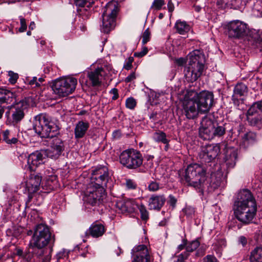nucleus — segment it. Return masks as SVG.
Segmentation results:
<instances>
[{"label":"nucleus","instance_id":"obj_38","mask_svg":"<svg viewBox=\"0 0 262 262\" xmlns=\"http://www.w3.org/2000/svg\"><path fill=\"white\" fill-rule=\"evenodd\" d=\"M164 4L165 2L163 0H155L152 4L151 8L155 10H160Z\"/></svg>","mask_w":262,"mask_h":262},{"label":"nucleus","instance_id":"obj_13","mask_svg":"<svg viewBox=\"0 0 262 262\" xmlns=\"http://www.w3.org/2000/svg\"><path fill=\"white\" fill-rule=\"evenodd\" d=\"M247 120L251 126L262 127V100L253 103L247 112Z\"/></svg>","mask_w":262,"mask_h":262},{"label":"nucleus","instance_id":"obj_19","mask_svg":"<svg viewBox=\"0 0 262 262\" xmlns=\"http://www.w3.org/2000/svg\"><path fill=\"white\" fill-rule=\"evenodd\" d=\"M28 106V104L26 100H22L12 108L11 116L13 124L18 123L24 118V110L27 108Z\"/></svg>","mask_w":262,"mask_h":262},{"label":"nucleus","instance_id":"obj_17","mask_svg":"<svg viewBox=\"0 0 262 262\" xmlns=\"http://www.w3.org/2000/svg\"><path fill=\"white\" fill-rule=\"evenodd\" d=\"M45 151H36L29 155L27 159V164L25 167L30 171H35L36 168L43 163V158L46 156Z\"/></svg>","mask_w":262,"mask_h":262},{"label":"nucleus","instance_id":"obj_61","mask_svg":"<svg viewBox=\"0 0 262 262\" xmlns=\"http://www.w3.org/2000/svg\"><path fill=\"white\" fill-rule=\"evenodd\" d=\"M17 141V139L15 137H13L11 140L9 139L7 143L8 144H15Z\"/></svg>","mask_w":262,"mask_h":262},{"label":"nucleus","instance_id":"obj_50","mask_svg":"<svg viewBox=\"0 0 262 262\" xmlns=\"http://www.w3.org/2000/svg\"><path fill=\"white\" fill-rule=\"evenodd\" d=\"M133 57H130L128 58V61L124 65V68L126 70H129L132 67V62H133Z\"/></svg>","mask_w":262,"mask_h":262},{"label":"nucleus","instance_id":"obj_31","mask_svg":"<svg viewBox=\"0 0 262 262\" xmlns=\"http://www.w3.org/2000/svg\"><path fill=\"white\" fill-rule=\"evenodd\" d=\"M247 88L245 84L238 83L234 88V94L232 96L233 100L236 99V97L242 96L247 92Z\"/></svg>","mask_w":262,"mask_h":262},{"label":"nucleus","instance_id":"obj_40","mask_svg":"<svg viewBox=\"0 0 262 262\" xmlns=\"http://www.w3.org/2000/svg\"><path fill=\"white\" fill-rule=\"evenodd\" d=\"M160 186L159 183L156 181H151L148 185V189L150 191H156L159 190Z\"/></svg>","mask_w":262,"mask_h":262},{"label":"nucleus","instance_id":"obj_20","mask_svg":"<svg viewBox=\"0 0 262 262\" xmlns=\"http://www.w3.org/2000/svg\"><path fill=\"white\" fill-rule=\"evenodd\" d=\"M41 181V177L38 174H31L26 183V191L28 193L29 201L32 198V194L37 192Z\"/></svg>","mask_w":262,"mask_h":262},{"label":"nucleus","instance_id":"obj_26","mask_svg":"<svg viewBox=\"0 0 262 262\" xmlns=\"http://www.w3.org/2000/svg\"><path fill=\"white\" fill-rule=\"evenodd\" d=\"M105 231L104 226L100 223H94L91 225L89 229V233L93 237L102 236Z\"/></svg>","mask_w":262,"mask_h":262},{"label":"nucleus","instance_id":"obj_9","mask_svg":"<svg viewBox=\"0 0 262 262\" xmlns=\"http://www.w3.org/2000/svg\"><path fill=\"white\" fill-rule=\"evenodd\" d=\"M51 239V233L46 225H38L34 230L30 245L32 248L41 249L47 245Z\"/></svg>","mask_w":262,"mask_h":262},{"label":"nucleus","instance_id":"obj_39","mask_svg":"<svg viewBox=\"0 0 262 262\" xmlns=\"http://www.w3.org/2000/svg\"><path fill=\"white\" fill-rule=\"evenodd\" d=\"M9 81L11 84H14L16 82L17 79L18 78V75L17 73H14L12 71H9L8 72Z\"/></svg>","mask_w":262,"mask_h":262},{"label":"nucleus","instance_id":"obj_55","mask_svg":"<svg viewBox=\"0 0 262 262\" xmlns=\"http://www.w3.org/2000/svg\"><path fill=\"white\" fill-rule=\"evenodd\" d=\"M86 3V0H74V3L79 7H84Z\"/></svg>","mask_w":262,"mask_h":262},{"label":"nucleus","instance_id":"obj_11","mask_svg":"<svg viewBox=\"0 0 262 262\" xmlns=\"http://www.w3.org/2000/svg\"><path fill=\"white\" fill-rule=\"evenodd\" d=\"M225 29L228 37L234 39L243 38L249 32L247 24L238 20L229 22L226 25Z\"/></svg>","mask_w":262,"mask_h":262},{"label":"nucleus","instance_id":"obj_58","mask_svg":"<svg viewBox=\"0 0 262 262\" xmlns=\"http://www.w3.org/2000/svg\"><path fill=\"white\" fill-rule=\"evenodd\" d=\"M112 135L114 139H119L121 137V133L120 130H116L114 132H113Z\"/></svg>","mask_w":262,"mask_h":262},{"label":"nucleus","instance_id":"obj_60","mask_svg":"<svg viewBox=\"0 0 262 262\" xmlns=\"http://www.w3.org/2000/svg\"><path fill=\"white\" fill-rule=\"evenodd\" d=\"M237 0H229L227 3L229 5L231 6V7H236L237 5Z\"/></svg>","mask_w":262,"mask_h":262},{"label":"nucleus","instance_id":"obj_4","mask_svg":"<svg viewBox=\"0 0 262 262\" xmlns=\"http://www.w3.org/2000/svg\"><path fill=\"white\" fill-rule=\"evenodd\" d=\"M188 58V63L184 70L185 77L188 81L193 82L202 75L205 68V58L198 50L190 52Z\"/></svg>","mask_w":262,"mask_h":262},{"label":"nucleus","instance_id":"obj_51","mask_svg":"<svg viewBox=\"0 0 262 262\" xmlns=\"http://www.w3.org/2000/svg\"><path fill=\"white\" fill-rule=\"evenodd\" d=\"M110 93L113 95L112 98V100H115L118 98L119 95L118 93V90L117 89L114 88L112 89Z\"/></svg>","mask_w":262,"mask_h":262},{"label":"nucleus","instance_id":"obj_12","mask_svg":"<svg viewBox=\"0 0 262 262\" xmlns=\"http://www.w3.org/2000/svg\"><path fill=\"white\" fill-rule=\"evenodd\" d=\"M193 98L197 103L201 114L208 112L213 106L214 95L211 92L203 91L200 93L195 92Z\"/></svg>","mask_w":262,"mask_h":262},{"label":"nucleus","instance_id":"obj_33","mask_svg":"<svg viewBox=\"0 0 262 262\" xmlns=\"http://www.w3.org/2000/svg\"><path fill=\"white\" fill-rule=\"evenodd\" d=\"M253 45L257 48H262V31L255 32L252 36Z\"/></svg>","mask_w":262,"mask_h":262},{"label":"nucleus","instance_id":"obj_23","mask_svg":"<svg viewBox=\"0 0 262 262\" xmlns=\"http://www.w3.org/2000/svg\"><path fill=\"white\" fill-rule=\"evenodd\" d=\"M166 199L163 195H152L148 200L149 209L159 211L164 205Z\"/></svg>","mask_w":262,"mask_h":262},{"label":"nucleus","instance_id":"obj_42","mask_svg":"<svg viewBox=\"0 0 262 262\" xmlns=\"http://www.w3.org/2000/svg\"><path fill=\"white\" fill-rule=\"evenodd\" d=\"M189 254L187 252H184L180 254L177 258V260L175 262H184L187 259Z\"/></svg>","mask_w":262,"mask_h":262},{"label":"nucleus","instance_id":"obj_37","mask_svg":"<svg viewBox=\"0 0 262 262\" xmlns=\"http://www.w3.org/2000/svg\"><path fill=\"white\" fill-rule=\"evenodd\" d=\"M125 105L127 108L132 110L136 105V101L133 97H130L126 100Z\"/></svg>","mask_w":262,"mask_h":262},{"label":"nucleus","instance_id":"obj_44","mask_svg":"<svg viewBox=\"0 0 262 262\" xmlns=\"http://www.w3.org/2000/svg\"><path fill=\"white\" fill-rule=\"evenodd\" d=\"M203 262H217V260L214 256L208 255L204 257Z\"/></svg>","mask_w":262,"mask_h":262},{"label":"nucleus","instance_id":"obj_59","mask_svg":"<svg viewBox=\"0 0 262 262\" xmlns=\"http://www.w3.org/2000/svg\"><path fill=\"white\" fill-rule=\"evenodd\" d=\"M167 7H168V11L169 12L171 13L174 10V5L172 4V3L171 2V0L168 2Z\"/></svg>","mask_w":262,"mask_h":262},{"label":"nucleus","instance_id":"obj_63","mask_svg":"<svg viewBox=\"0 0 262 262\" xmlns=\"http://www.w3.org/2000/svg\"><path fill=\"white\" fill-rule=\"evenodd\" d=\"M185 246H186V243L184 242V243L183 244H181V245H179V246L178 247V249H179V251H181L184 248Z\"/></svg>","mask_w":262,"mask_h":262},{"label":"nucleus","instance_id":"obj_32","mask_svg":"<svg viewBox=\"0 0 262 262\" xmlns=\"http://www.w3.org/2000/svg\"><path fill=\"white\" fill-rule=\"evenodd\" d=\"M152 139L156 142L162 143H167L168 139L166 134L161 130L155 132L152 135Z\"/></svg>","mask_w":262,"mask_h":262},{"label":"nucleus","instance_id":"obj_25","mask_svg":"<svg viewBox=\"0 0 262 262\" xmlns=\"http://www.w3.org/2000/svg\"><path fill=\"white\" fill-rule=\"evenodd\" d=\"M89 127V124L88 122L82 121H79L76 124L74 129L75 138L80 139L83 137Z\"/></svg>","mask_w":262,"mask_h":262},{"label":"nucleus","instance_id":"obj_47","mask_svg":"<svg viewBox=\"0 0 262 262\" xmlns=\"http://www.w3.org/2000/svg\"><path fill=\"white\" fill-rule=\"evenodd\" d=\"M45 250L47 251V253L48 252V254L47 255V256L46 257H45L43 258V262H50L51 260L50 254L51 253L52 249L46 248V249L42 250L41 251L42 252V255H43V253H44V252Z\"/></svg>","mask_w":262,"mask_h":262},{"label":"nucleus","instance_id":"obj_45","mask_svg":"<svg viewBox=\"0 0 262 262\" xmlns=\"http://www.w3.org/2000/svg\"><path fill=\"white\" fill-rule=\"evenodd\" d=\"M125 185L126 187L129 189H134L136 188V183L132 180H127L126 181Z\"/></svg>","mask_w":262,"mask_h":262},{"label":"nucleus","instance_id":"obj_34","mask_svg":"<svg viewBox=\"0 0 262 262\" xmlns=\"http://www.w3.org/2000/svg\"><path fill=\"white\" fill-rule=\"evenodd\" d=\"M200 245V242L198 240H194L190 243L186 247V251L189 254V252H191L194 250H196Z\"/></svg>","mask_w":262,"mask_h":262},{"label":"nucleus","instance_id":"obj_64","mask_svg":"<svg viewBox=\"0 0 262 262\" xmlns=\"http://www.w3.org/2000/svg\"><path fill=\"white\" fill-rule=\"evenodd\" d=\"M169 141L170 140L169 139H167V143H164L165 145V147H164V150L165 151H167L168 149H169Z\"/></svg>","mask_w":262,"mask_h":262},{"label":"nucleus","instance_id":"obj_2","mask_svg":"<svg viewBox=\"0 0 262 262\" xmlns=\"http://www.w3.org/2000/svg\"><path fill=\"white\" fill-rule=\"evenodd\" d=\"M182 182L199 189L202 193L207 188L209 191L214 190L221 185V179L216 178L213 174L209 183L207 180L205 169L199 164L194 163L189 165L181 176Z\"/></svg>","mask_w":262,"mask_h":262},{"label":"nucleus","instance_id":"obj_52","mask_svg":"<svg viewBox=\"0 0 262 262\" xmlns=\"http://www.w3.org/2000/svg\"><path fill=\"white\" fill-rule=\"evenodd\" d=\"M169 200L168 201L169 204H170V206L174 207L176 205L177 202V199L172 195H170L169 196Z\"/></svg>","mask_w":262,"mask_h":262},{"label":"nucleus","instance_id":"obj_18","mask_svg":"<svg viewBox=\"0 0 262 262\" xmlns=\"http://www.w3.org/2000/svg\"><path fill=\"white\" fill-rule=\"evenodd\" d=\"M183 113L186 118L193 119L196 118L199 113H201L197 103L192 98L191 99L186 100L183 103Z\"/></svg>","mask_w":262,"mask_h":262},{"label":"nucleus","instance_id":"obj_16","mask_svg":"<svg viewBox=\"0 0 262 262\" xmlns=\"http://www.w3.org/2000/svg\"><path fill=\"white\" fill-rule=\"evenodd\" d=\"M220 151V147L217 145L208 144L202 147L199 156L202 162L209 163L216 157Z\"/></svg>","mask_w":262,"mask_h":262},{"label":"nucleus","instance_id":"obj_15","mask_svg":"<svg viewBox=\"0 0 262 262\" xmlns=\"http://www.w3.org/2000/svg\"><path fill=\"white\" fill-rule=\"evenodd\" d=\"M132 262H151V257L146 246L139 245L132 250Z\"/></svg>","mask_w":262,"mask_h":262},{"label":"nucleus","instance_id":"obj_53","mask_svg":"<svg viewBox=\"0 0 262 262\" xmlns=\"http://www.w3.org/2000/svg\"><path fill=\"white\" fill-rule=\"evenodd\" d=\"M238 243L242 245L243 247L245 246L247 244V238L244 236H241L238 237Z\"/></svg>","mask_w":262,"mask_h":262},{"label":"nucleus","instance_id":"obj_27","mask_svg":"<svg viewBox=\"0 0 262 262\" xmlns=\"http://www.w3.org/2000/svg\"><path fill=\"white\" fill-rule=\"evenodd\" d=\"M102 68H98L93 71L88 72V77L93 86L99 85L101 83L100 77L102 76Z\"/></svg>","mask_w":262,"mask_h":262},{"label":"nucleus","instance_id":"obj_10","mask_svg":"<svg viewBox=\"0 0 262 262\" xmlns=\"http://www.w3.org/2000/svg\"><path fill=\"white\" fill-rule=\"evenodd\" d=\"M119 160L120 163L128 169L137 168L143 163L141 153L133 149L123 151L120 156Z\"/></svg>","mask_w":262,"mask_h":262},{"label":"nucleus","instance_id":"obj_6","mask_svg":"<svg viewBox=\"0 0 262 262\" xmlns=\"http://www.w3.org/2000/svg\"><path fill=\"white\" fill-rule=\"evenodd\" d=\"M118 10L117 4L115 2L108 3L103 8L101 28L103 32L108 33L114 28Z\"/></svg>","mask_w":262,"mask_h":262},{"label":"nucleus","instance_id":"obj_43","mask_svg":"<svg viewBox=\"0 0 262 262\" xmlns=\"http://www.w3.org/2000/svg\"><path fill=\"white\" fill-rule=\"evenodd\" d=\"M20 27L19 28L18 31L20 32H24L27 29V24L26 19L22 16H19Z\"/></svg>","mask_w":262,"mask_h":262},{"label":"nucleus","instance_id":"obj_8","mask_svg":"<svg viewBox=\"0 0 262 262\" xmlns=\"http://www.w3.org/2000/svg\"><path fill=\"white\" fill-rule=\"evenodd\" d=\"M105 190L102 187H97L93 184H89L84 191L83 200L87 205L99 206L105 198Z\"/></svg>","mask_w":262,"mask_h":262},{"label":"nucleus","instance_id":"obj_5","mask_svg":"<svg viewBox=\"0 0 262 262\" xmlns=\"http://www.w3.org/2000/svg\"><path fill=\"white\" fill-rule=\"evenodd\" d=\"M226 132L224 125H219L207 116L204 117L201 121L199 129V136L204 140H210L215 137H221Z\"/></svg>","mask_w":262,"mask_h":262},{"label":"nucleus","instance_id":"obj_22","mask_svg":"<svg viewBox=\"0 0 262 262\" xmlns=\"http://www.w3.org/2000/svg\"><path fill=\"white\" fill-rule=\"evenodd\" d=\"M116 206L122 213H130L135 211L137 205L133 199H127L117 202Z\"/></svg>","mask_w":262,"mask_h":262},{"label":"nucleus","instance_id":"obj_57","mask_svg":"<svg viewBox=\"0 0 262 262\" xmlns=\"http://www.w3.org/2000/svg\"><path fill=\"white\" fill-rule=\"evenodd\" d=\"M9 134H10V132L9 130H6L5 131L3 132V140L7 143V141H8L9 139H8V136L9 135Z\"/></svg>","mask_w":262,"mask_h":262},{"label":"nucleus","instance_id":"obj_56","mask_svg":"<svg viewBox=\"0 0 262 262\" xmlns=\"http://www.w3.org/2000/svg\"><path fill=\"white\" fill-rule=\"evenodd\" d=\"M186 62V60L183 58H179L178 59H177L176 60V63L179 66H183Z\"/></svg>","mask_w":262,"mask_h":262},{"label":"nucleus","instance_id":"obj_1","mask_svg":"<svg viewBox=\"0 0 262 262\" xmlns=\"http://www.w3.org/2000/svg\"><path fill=\"white\" fill-rule=\"evenodd\" d=\"M33 129L41 138H53L50 149L45 151L47 157L57 159L64 149V144L62 139L56 137L59 128L51 120L50 117L43 113L36 116L33 120Z\"/></svg>","mask_w":262,"mask_h":262},{"label":"nucleus","instance_id":"obj_29","mask_svg":"<svg viewBox=\"0 0 262 262\" xmlns=\"http://www.w3.org/2000/svg\"><path fill=\"white\" fill-rule=\"evenodd\" d=\"M250 262H262V247H256L252 250Z\"/></svg>","mask_w":262,"mask_h":262},{"label":"nucleus","instance_id":"obj_7","mask_svg":"<svg viewBox=\"0 0 262 262\" xmlns=\"http://www.w3.org/2000/svg\"><path fill=\"white\" fill-rule=\"evenodd\" d=\"M77 84V79L74 77L59 78L53 82L52 89L59 97H66L75 91Z\"/></svg>","mask_w":262,"mask_h":262},{"label":"nucleus","instance_id":"obj_46","mask_svg":"<svg viewBox=\"0 0 262 262\" xmlns=\"http://www.w3.org/2000/svg\"><path fill=\"white\" fill-rule=\"evenodd\" d=\"M148 52V49L146 47H144L143 48L141 52H135L134 53V56L138 57H142L145 55Z\"/></svg>","mask_w":262,"mask_h":262},{"label":"nucleus","instance_id":"obj_54","mask_svg":"<svg viewBox=\"0 0 262 262\" xmlns=\"http://www.w3.org/2000/svg\"><path fill=\"white\" fill-rule=\"evenodd\" d=\"M136 78V75L135 72H132L130 75L126 77L125 81L126 82H129Z\"/></svg>","mask_w":262,"mask_h":262},{"label":"nucleus","instance_id":"obj_28","mask_svg":"<svg viewBox=\"0 0 262 262\" xmlns=\"http://www.w3.org/2000/svg\"><path fill=\"white\" fill-rule=\"evenodd\" d=\"M14 94L10 91L0 89V105L3 103H10L12 101Z\"/></svg>","mask_w":262,"mask_h":262},{"label":"nucleus","instance_id":"obj_14","mask_svg":"<svg viewBox=\"0 0 262 262\" xmlns=\"http://www.w3.org/2000/svg\"><path fill=\"white\" fill-rule=\"evenodd\" d=\"M110 179L107 168L106 167H97L92 170L91 182L97 187H102L105 189Z\"/></svg>","mask_w":262,"mask_h":262},{"label":"nucleus","instance_id":"obj_21","mask_svg":"<svg viewBox=\"0 0 262 262\" xmlns=\"http://www.w3.org/2000/svg\"><path fill=\"white\" fill-rule=\"evenodd\" d=\"M258 140V135L255 132L248 130L241 135V145L247 148L256 143Z\"/></svg>","mask_w":262,"mask_h":262},{"label":"nucleus","instance_id":"obj_35","mask_svg":"<svg viewBox=\"0 0 262 262\" xmlns=\"http://www.w3.org/2000/svg\"><path fill=\"white\" fill-rule=\"evenodd\" d=\"M139 209L141 213V218L142 220L146 221L148 219V212L144 205H141L139 207Z\"/></svg>","mask_w":262,"mask_h":262},{"label":"nucleus","instance_id":"obj_3","mask_svg":"<svg viewBox=\"0 0 262 262\" xmlns=\"http://www.w3.org/2000/svg\"><path fill=\"white\" fill-rule=\"evenodd\" d=\"M232 210L235 217L242 224L246 225L253 222L257 207L255 199L250 190L243 189L238 192Z\"/></svg>","mask_w":262,"mask_h":262},{"label":"nucleus","instance_id":"obj_30","mask_svg":"<svg viewBox=\"0 0 262 262\" xmlns=\"http://www.w3.org/2000/svg\"><path fill=\"white\" fill-rule=\"evenodd\" d=\"M175 28L177 32L181 35H184L187 33L190 29V26L186 21L181 20H178L176 22Z\"/></svg>","mask_w":262,"mask_h":262},{"label":"nucleus","instance_id":"obj_41","mask_svg":"<svg viewBox=\"0 0 262 262\" xmlns=\"http://www.w3.org/2000/svg\"><path fill=\"white\" fill-rule=\"evenodd\" d=\"M150 39V32L148 29L145 30L142 35V42L143 45L146 43Z\"/></svg>","mask_w":262,"mask_h":262},{"label":"nucleus","instance_id":"obj_24","mask_svg":"<svg viewBox=\"0 0 262 262\" xmlns=\"http://www.w3.org/2000/svg\"><path fill=\"white\" fill-rule=\"evenodd\" d=\"M237 159V151L234 148H228L225 153V161L227 168H233Z\"/></svg>","mask_w":262,"mask_h":262},{"label":"nucleus","instance_id":"obj_62","mask_svg":"<svg viewBox=\"0 0 262 262\" xmlns=\"http://www.w3.org/2000/svg\"><path fill=\"white\" fill-rule=\"evenodd\" d=\"M35 27V24L34 21H32L30 23V24L29 26V30H33Z\"/></svg>","mask_w":262,"mask_h":262},{"label":"nucleus","instance_id":"obj_48","mask_svg":"<svg viewBox=\"0 0 262 262\" xmlns=\"http://www.w3.org/2000/svg\"><path fill=\"white\" fill-rule=\"evenodd\" d=\"M66 256L64 250L58 252L56 255V261L55 262H61L60 260Z\"/></svg>","mask_w":262,"mask_h":262},{"label":"nucleus","instance_id":"obj_49","mask_svg":"<svg viewBox=\"0 0 262 262\" xmlns=\"http://www.w3.org/2000/svg\"><path fill=\"white\" fill-rule=\"evenodd\" d=\"M29 84L33 88L38 87L40 86V83L37 81V78L36 77H34L31 80H30Z\"/></svg>","mask_w":262,"mask_h":262},{"label":"nucleus","instance_id":"obj_36","mask_svg":"<svg viewBox=\"0 0 262 262\" xmlns=\"http://www.w3.org/2000/svg\"><path fill=\"white\" fill-rule=\"evenodd\" d=\"M259 2H257L253 8V14L255 16H261L262 15V8H259Z\"/></svg>","mask_w":262,"mask_h":262}]
</instances>
